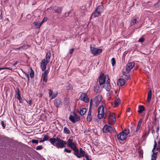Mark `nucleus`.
<instances>
[{
    "label": "nucleus",
    "mask_w": 160,
    "mask_h": 160,
    "mask_svg": "<svg viewBox=\"0 0 160 160\" xmlns=\"http://www.w3.org/2000/svg\"><path fill=\"white\" fill-rule=\"evenodd\" d=\"M22 72L25 75L27 76L28 81L29 80V77L28 74H27L25 72L22 71Z\"/></svg>",
    "instance_id": "603ef678"
},
{
    "label": "nucleus",
    "mask_w": 160,
    "mask_h": 160,
    "mask_svg": "<svg viewBox=\"0 0 160 160\" xmlns=\"http://www.w3.org/2000/svg\"><path fill=\"white\" fill-rule=\"evenodd\" d=\"M74 48H72L71 49H70L69 51V52L70 54H72L73 51H74Z\"/></svg>",
    "instance_id": "864d4df0"
},
{
    "label": "nucleus",
    "mask_w": 160,
    "mask_h": 160,
    "mask_svg": "<svg viewBox=\"0 0 160 160\" xmlns=\"http://www.w3.org/2000/svg\"><path fill=\"white\" fill-rule=\"evenodd\" d=\"M152 97V91L151 90H150L148 91V97L147 99V102H150Z\"/></svg>",
    "instance_id": "412c9836"
},
{
    "label": "nucleus",
    "mask_w": 160,
    "mask_h": 160,
    "mask_svg": "<svg viewBox=\"0 0 160 160\" xmlns=\"http://www.w3.org/2000/svg\"><path fill=\"white\" fill-rule=\"evenodd\" d=\"M22 48L21 47L19 48H13V49L17 50H19L20 49Z\"/></svg>",
    "instance_id": "680f3d73"
},
{
    "label": "nucleus",
    "mask_w": 160,
    "mask_h": 160,
    "mask_svg": "<svg viewBox=\"0 0 160 160\" xmlns=\"http://www.w3.org/2000/svg\"><path fill=\"white\" fill-rule=\"evenodd\" d=\"M48 70H46L42 74L41 77V80L42 79L43 80V85H45L48 79Z\"/></svg>",
    "instance_id": "9b49d317"
},
{
    "label": "nucleus",
    "mask_w": 160,
    "mask_h": 160,
    "mask_svg": "<svg viewBox=\"0 0 160 160\" xmlns=\"http://www.w3.org/2000/svg\"><path fill=\"white\" fill-rule=\"evenodd\" d=\"M47 20V17H45L43 19L42 21V22H42V23L44 22L45 21H46Z\"/></svg>",
    "instance_id": "4d7b16f0"
},
{
    "label": "nucleus",
    "mask_w": 160,
    "mask_h": 160,
    "mask_svg": "<svg viewBox=\"0 0 160 160\" xmlns=\"http://www.w3.org/2000/svg\"><path fill=\"white\" fill-rule=\"evenodd\" d=\"M17 62H15L14 63H13V66H15L16 65V64H17Z\"/></svg>",
    "instance_id": "69168bd1"
},
{
    "label": "nucleus",
    "mask_w": 160,
    "mask_h": 160,
    "mask_svg": "<svg viewBox=\"0 0 160 160\" xmlns=\"http://www.w3.org/2000/svg\"><path fill=\"white\" fill-rule=\"evenodd\" d=\"M43 139L44 141H48L49 139V136L47 135H44V136Z\"/></svg>",
    "instance_id": "c9c22d12"
},
{
    "label": "nucleus",
    "mask_w": 160,
    "mask_h": 160,
    "mask_svg": "<svg viewBox=\"0 0 160 160\" xmlns=\"http://www.w3.org/2000/svg\"><path fill=\"white\" fill-rule=\"evenodd\" d=\"M102 99V96H97L93 99H91L90 102L89 107L91 106V109L92 105L95 107H97L101 102Z\"/></svg>",
    "instance_id": "20e7f679"
},
{
    "label": "nucleus",
    "mask_w": 160,
    "mask_h": 160,
    "mask_svg": "<svg viewBox=\"0 0 160 160\" xmlns=\"http://www.w3.org/2000/svg\"><path fill=\"white\" fill-rule=\"evenodd\" d=\"M42 24V22H33L34 26L35 27V28L36 29H38L39 28Z\"/></svg>",
    "instance_id": "4be33fe9"
},
{
    "label": "nucleus",
    "mask_w": 160,
    "mask_h": 160,
    "mask_svg": "<svg viewBox=\"0 0 160 160\" xmlns=\"http://www.w3.org/2000/svg\"><path fill=\"white\" fill-rule=\"evenodd\" d=\"M53 92L51 89L49 90V95L50 97H52V95Z\"/></svg>",
    "instance_id": "37998d69"
},
{
    "label": "nucleus",
    "mask_w": 160,
    "mask_h": 160,
    "mask_svg": "<svg viewBox=\"0 0 160 160\" xmlns=\"http://www.w3.org/2000/svg\"><path fill=\"white\" fill-rule=\"evenodd\" d=\"M1 123L3 128H5L6 126V124L4 123V121H2L1 122Z\"/></svg>",
    "instance_id": "a18cd8bd"
},
{
    "label": "nucleus",
    "mask_w": 160,
    "mask_h": 160,
    "mask_svg": "<svg viewBox=\"0 0 160 160\" xmlns=\"http://www.w3.org/2000/svg\"><path fill=\"white\" fill-rule=\"evenodd\" d=\"M17 90L15 92L16 93V98L17 99H18L21 98V96L20 94V91L18 88H17Z\"/></svg>",
    "instance_id": "393cba45"
},
{
    "label": "nucleus",
    "mask_w": 160,
    "mask_h": 160,
    "mask_svg": "<svg viewBox=\"0 0 160 160\" xmlns=\"http://www.w3.org/2000/svg\"><path fill=\"white\" fill-rule=\"evenodd\" d=\"M158 147L160 149V144H158Z\"/></svg>",
    "instance_id": "774afa93"
},
{
    "label": "nucleus",
    "mask_w": 160,
    "mask_h": 160,
    "mask_svg": "<svg viewBox=\"0 0 160 160\" xmlns=\"http://www.w3.org/2000/svg\"><path fill=\"white\" fill-rule=\"evenodd\" d=\"M120 100L119 98H116L114 101V104L116 106H117L120 103Z\"/></svg>",
    "instance_id": "c85d7f7f"
},
{
    "label": "nucleus",
    "mask_w": 160,
    "mask_h": 160,
    "mask_svg": "<svg viewBox=\"0 0 160 160\" xmlns=\"http://www.w3.org/2000/svg\"><path fill=\"white\" fill-rule=\"evenodd\" d=\"M57 93L55 94H54L53 95H52V96L51 97V98L52 99H53L54 98H55L57 96Z\"/></svg>",
    "instance_id": "5fc2aeb1"
},
{
    "label": "nucleus",
    "mask_w": 160,
    "mask_h": 160,
    "mask_svg": "<svg viewBox=\"0 0 160 160\" xmlns=\"http://www.w3.org/2000/svg\"><path fill=\"white\" fill-rule=\"evenodd\" d=\"M49 140L52 144L54 145L55 144V142L56 141V138H51L49 139Z\"/></svg>",
    "instance_id": "cd10ccee"
},
{
    "label": "nucleus",
    "mask_w": 160,
    "mask_h": 160,
    "mask_svg": "<svg viewBox=\"0 0 160 160\" xmlns=\"http://www.w3.org/2000/svg\"><path fill=\"white\" fill-rule=\"evenodd\" d=\"M76 156L78 158H81L82 157H85L86 160L89 159V156L87 153L85 152L81 148H79V152L76 155Z\"/></svg>",
    "instance_id": "0eeeda50"
},
{
    "label": "nucleus",
    "mask_w": 160,
    "mask_h": 160,
    "mask_svg": "<svg viewBox=\"0 0 160 160\" xmlns=\"http://www.w3.org/2000/svg\"><path fill=\"white\" fill-rule=\"evenodd\" d=\"M111 63L112 66H114L116 63L115 59L114 58H113L111 59Z\"/></svg>",
    "instance_id": "e433bc0d"
},
{
    "label": "nucleus",
    "mask_w": 160,
    "mask_h": 160,
    "mask_svg": "<svg viewBox=\"0 0 160 160\" xmlns=\"http://www.w3.org/2000/svg\"><path fill=\"white\" fill-rule=\"evenodd\" d=\"M63 132L66 134H70V131L69 129L65 127L63 128Z\"/></svg>",
    "instance_id": "a878e982"
},
{
    "label": "nucleus",
    "mask_w": 160,
    "mask_h": 160,
    "mask_svg": "<svg viewBox=\"0 0 160 160\" xmlns=\"http://www.w3.org/2000/svg\"><path fill=\"white\" fill-rule=\"evenodd\" d=\"M5 69H8L10 70H12V68L10 67H8V68H5Z\"/></svg>",
    "instance_id": "13d9d810"
},
{
    "label": "nucleus",
    "mask_w": 160,
    "mask_h": 160,
    "mask_svg": "<svg viewBox=\"0 0 160 160\" xmlns=\"http://www.w3.org/2000/svg\"><path fill=\"white\" fill-rule=\"evenodd\" d=\"M29 45L27 44L24 45L23 46L21 47L22 49H26L28 48Z\"/></svg>",
    "instance_id": "ea45409f"
},
{
    "label": "nucleus",
    "mask_w": 160,
    "mask_h": 160,
    "mask_svg": "<svg viewBox=\"0 0 160 160\" xmlns=\"http://www.w3.org/2000/svg\"><path fill=\"white\" fill-rule=\"evenodd\" d=\"M154 143H155L153 146V148L152 150V151H153L155 150L157 145V143L155 141H154Z\"/></svg>",
    "instance_id": "49530a36"
},
{
    "label": "nucleus",
    "mask_w": 160,
    "mask_h": 160,
    "mask_svg": "<svg viewBox=\"0 0 160 160\" xmlns=\"http://www.w3.org/2000/svg\"><path fill=\"white\" fill-rule=\"evenodd\" d=\"M148 135V132H144L142 135V137L144 138H146Z\"/></svg>",
    "instance_id": "58836bf2"
},
{
    "label": "nucleus",
    "mask_w": 160,
    "mask_h": 160,
    "mask_svg": "<svg viewBox=\"0 0 160 160\" xmlns=\"http://www.w3.org/2000/svg\"><path fill=\"white\" fill-rule=\"evenodd\" d=\"M87 111V110L85 108H82L80 110V114L81 115H83L85 114Z\"/></svg>",
    "instance_id": "bb28decb"
},
{
    "label": "nucleus",
    "mask_w": 160,
    "mask_h": 160,
    "mask_svg": "<svg viewBox=\"0 0 160 160\" xmlns=\"http://www.w3.org/2000/svg\"><path fill=\"white\" fill-rule=\"evenodd\" d=\"M104 11V6L103 5H100L96 9L95 11L92 14V16H93L95 18L98 17L101 15Z\"/></svg>",
    "instance_id": "423d86ee"
},
{
    "label": "nucleus",
    "mask_w": 160,
    "mask_h": 160,
    "mask_svg": "<svg viewBox=\"0 0 160 160\" xmlns=\"http://www.w3.org/2000/svg\"><path fill=\"white\" fill-rule=\"evenodd\" d=\"M144 41V38H140L138 40V41L140 42H143Z\"/></svg>",
    "instance_id": "de8ad7c7"
},
{
    "label": "nucleus",
    "mask_w": 160,
    "mask_h": 160,
    "mask_svg": "<svg viewBox=\"0 0 160 160\" xmlns=\"http://www.w3.org/2000/svg\"><path fill=\"white\" fill-rule=\"evenodd\" d=\"M64 152H67L68 153H70L72 152V150L70 149H68L67 148H65L64 149Z\"/></svg>",
    "instance_id": "4c0bfd02"
},
{
    "label": "nucleus",
    "mask_w": 160,
    "mask_h": 160,
    "mask_svg": "<svg viewBox=\"0 0 160 160\" xmlns=\"http://www.w3.org/2000/svg\"><path fill=\"white\" fill-rule=\"evenodd\" d=\"M32 143H35L36 144H38V140H35V139H33L32 141Z\"/></svg>",
    "instance_id": "c03bdc74"
},
{
    "label": "nucleus",
    "mask_w": 160,
    "mask_h": 160,
    "mask_svg": "<svg viewBox=\"0 0 160 160\" xmlns=\"http://www.w3.org/2000/svg\"><path fill=\"white\" fill-rule=\"evenodd\" d=\"M43 148L42 146V145L38 146L36 148V150H41Z\"/></svg>",
    "instance_id": "a19ab883"
},
{
    "label": "nucleus",
    "mask_w": 160,
    "mask_h": 160,
    "mask_svg": "<svg viewBox=\"0 0 160 160\" xmlns=\"http://www.w3.org/2000/svg\"><path fill=\"white\" fill-rule=\"evenodd\" d=\"M54 105L57 107H60L62 105V102L61 99L59 98L56 99L54 102Z\"/></svg>",
    "instance_id": "dca6fc26"
},
{
    "label": "nucleus",
    "mask_w": 160,
    "mask_h": 160,
    "mask_svg": "<svg viewBox=\"0 0 160 160\" xmlns=\"http://www.w3.org/2000/svg\"><path fill=\"white\" fill-rule=\"evenodd\" d=\"M57 142L54 145L57 148H62L67 144V141H64L58 137L56 138Z\"/></svg>",
    "instance_id": "39448f33"
},
{
    "label": "nucleus",
    "mask_w": 160,
    "mask_h": 160,
    "mask_svg": "<svg viewBox=\"0 0 160 160\" xmlns=\"http://www.w3.org/2000/svg\"><path fill=\"white\" fill-rule=\"evenodd\" d=\"M44 141H44V140H43V139L42 140H41L40 141V142H44Z\"/></svg>",
    "instance_id": "0e129e2a"
},
{
    "label": "nucleus",
    "mask_w": 160,
    "mask_h": 160,
    "mask_svg": "<svg viewBox=\"0 0 160 160\" xmlns=\"http://www.w3.org/2000/svg\"><path fill=\"white\" fill-rule=\"evenodd\" d=\"M5 69V68H0V70Z\"/></svg>",
    "instance_id": "338daca9"
},
{
    "label": "nucleus",
    "mask_w": 160,
    "mask_h": 160,
    "mask_svg": "<svg viewBox=\"0 0 160 160\" xmlns=\"http://www.w3.org/2000/svg\"><path fill=\"white\" fill-rule=\"evenodd\" d=\"M67 146L69 147L74 151L73 154L76 156L79 152V149L77 147L76 144L73 142V140L70 138L68 139L67 142Z\"/></svg>",
    "instance_id": "f257e3e1"
},
{
    "label": "nucleus",
    "mask_w": 160,
    "mask_h": 160,
    "mask_svg": "<svg viewBox=\"0 0 160 160\" xmlns=\"http://www.w3.org/2000/svg\"><path fill=\"white\" fill-rule=\"evenodd\" d=\"M127 136L124 132L122 131L120 132L117 135V137L118 140L122 141L126 139Z\"/></svg>",
    "instance_id": "f8f14e48"
},
{
    "label": "nucleus",
    "mask_w": 160,
    "mask_h": 160,
    "mask_svg": "<svg viewBox=\"0 0 160 160\" xmlns=\"http://www.w3.org/2000/svg\"><path fill=\"white\" fill-rule=\"evenodd\" d=\"M142 121V120H141V119H140L139 121V122H138V125H139V126H141Z\"/></svg>",
    "instance_id": "6e6d98bb"
},
{
    "label": "nucleus",
    "mask_w": 160,
    "mask_h": 160,
    "mask_svg": "<svg viewBox=\"0 0 160 160\" xmlns=\"http://www.w3.org/2000/svg\"><path fill=\"white\" fill-rule=\"evenodd\" d=\"M105 105L104 106L103 105H100L98 109V119H100L103 118H106L107 114L106 112Z\"/></svg>",
    "instance_id": "7ed1b4c3"
},
{
    "label": "nucleus",
    "mask_w": 160,
    "mask_h": 160,
    "mask_svg": "<svg viewBox=\"0 0 160 160\" xmlns=\"http://www.w3.org/2000/svg\"><path fill=\"white\" fill-rule=\"evenodd\" d=\"M138 112L139 113H142L145 110V108L143 106L139 105L138 108Z\"/></svg>",
    "instance_id": "5701e85b"
},
{
    "label": "nucleus",
    "mask_w": 160,
    "mask_h": 160,
    "mask_svg": "<svg viewBox=\"0 0 160 160\" xmlns=\"http://www.w3.org/2000/svg\"><path fill=\"white\" fill-rule=\"evenodd\" d=\"M118 82V84L120 86H122L124 85L125 82V80L123 78H120L119 79Z\"/></svg>",
    "instance_id": "aec40b11"
},
{
    "label": "nucleus",
    "mask_w": 160,
    "mask_h": 160,
    "mask_svg": "<svg viewBox=\"0 0 160 160\" xmlns=\"http://www.w3.org/2000/svg\"><path fill=\"white\" fill-rule=\"evenodd\" d=\"M92 113V109L91 108V106L89 107L88 111L87 118V120L88 121L90 122L92 120V117L91 116Z\"/></svg>",
    "instance_id": "6ab92c4d"
},
{
    "label": "nucleus",
    "mask_w": 160,
    "mask_h": 160,
    "mask_svg": "<svg viewBox=\"0 0 160 160\" xmlns=\"http://www.w3.org/2000/svg\"><path fill=\"white\" fill-rule=\"evenodd\" d=\"M66 88L67 90H70L71 89V86L70 84H68V85L66 86Z\"/></svg>",
    "instance_id": "3c124183"
},
{
    "label": "nucleus",
    "mask_w": 160,
    "mask_h": 160,
    "mask_svg": "<svg viewBox=\"0 0 160 160\" xmlns=\"http://www.w3.org/2000/svg\"><path fill=\"white\" fill-rule=\"evenodd\" d=\"M49 62H47V61L45 59H42L40 62V66L42 70L43 71H45L46 68L47 64Z\"/></svg>",
    "instance_id": "ddd939ff"
},
{
    "label": "nucleus",
    "mask_w": 160,
    "mask_h": 160,
    "mask_svg": "<svg viewBox=\"0 0 160 160\" xmlns=\"http://www.w3.org/2000/svg\"><path fill=\"white\" fill-rule=\"evenodd\" d=\"M51 58V53L50 52H48L47 53L46 56V61H47V62H49L50 59Z\"/></svg>",
    "instance_id": "b1692460"
},
{
    "label": "nucleus",
    "mask_w": 160,
    "mask_h": 160,
    "mask_svg": "<svg viewBox=\"0 0 160 160\" xmlns=\"http://www.w3.org/2000/svg\"><path fill=\"white\" fill-rule=\"evenodd\" d=\"M99 84L101 86L105 83L106 81L104 73L100 75L98 79Z\"/></svg>",
    "instance_id": "4468645a"
},
{
    "label": "nucleus",
    "mask_w": 160,
    "mask_h": 160,
    "mask_svg": "<svg viewBox=\"0 0 160 160\" xmlns=\"http://www.w3.org/2000/svg\"><path fill=\"white\" fill-rule=\"evenodd\" d=\"M140 127L141 126H139V125H137V128H136V131H135V132H138L139 130V129L140 128Z\"/></svg>",
    "instance_id": "09e8293b"
},
{
    "label": "nucleus",
    "mask_w": 160,
    "mask_h": 160,
    "mask_svg": "<svg viewBox=\"0 0 160 160\" xmlns=\"http://www.w3.org/2000/svg\"><path fill=\"white\" fill-rule=\"evenodd\" d=\"M80 99L83 102H89L88 98L85 93H82L80 96Z\"/></svg>",
    "instance_id": "2eb2a0df"
},
{
    "label": "nucleus",
    "mask_w": 160,
    "mask_h": 160,
    "mask_svg": "<svg viewBox=\"0 0 160 160\" xmlns=\"http://www.w3.org/2000/svg\"><path fill=\"white\" fill-rule=\"evenodd\" d=\"M157 158V153H153L152 155V160H156Z\"/></svg>",
    "instance_id": "72a5a7b5"
},
{
    "label": "nucleus",
    "mask_w": 160,
    "mask_h": 160,
    "mask_svg": "<svg viewBox=\"0 0 160 160\" xmlns=\"http://www.w3.org/2000/svg\"><path fill=\"white\" fill-rule=\"evenodd\" d=\"M18 99L19 100V102L20 103H22V99L21 98H20Z\"/></svg>",
    "instance_id": "052dcab7"
},
{
    "label": "nucleus",
    "mask_w": 160,
    "mask_h": 160,
    "mask_svg": "<svg viewBox=\"0 0 160 160\" xmlns=\"http://www.w3.org/2000/svg\"><path fill=\"white\" fill-rule=\"evenodd\" d=\"M115 130V129L113 128L111 126L107 125L104 126L102 129V131L104 133L109 132L111 133L112 132H114Z\"/></svg>",
    "instance_id": "9d476101"
},
{
    "label": "nucleus",
    "mask_w": 160,
    "mask_h": 160,
    "mask_svg": "<svg viewBox=\"0 0 160 160\" xmlns=\"http://www.w3.org/2000/svg\"><path fill=\"white\" fill-rule=\"evenodd\" d=\"M90 49L92 53L94 56H97L100 53L102 52V50L101 49H98L94 48L92 47V45H90Z\"/></svg>",
    "instance_id": "1a4fd4ad"
},
{
    "label": "nucleus",
    "mask_w": 160,
    "mask_h": 160,
    "mask_svg": "<svg viewBox=\"0 0 160 160\" xmlns=\"http://www.w3.org/2000/svg\"><path fill=\"white\" fill-rule=\"evenodd\" d=\"M116 121V116L113 113H109L108 122L110 125L114 124Z\"/></svg>",
    "instance_id": "6e6552de"
},
{
    "label": "nucleus",
    "mask_w": 160,
    "mask_h": 160,
    "mask_svg": "<svg viewBox=\"0 0 160 160\" xmlns=\"http://www.w3.org/2000/svg\"><path fill=\"white\" fill-rule=\"evenodd\" d=\"M130 108H128V109L127 110V112H130Z\"/></svg>",
    "instance_id": "e2e57ef3"
},
{
    "label": "nucleus",
    "mask_w": 160,
    "mask_h": 160,
    "mask_svg": "<svg viewBox=\"0 0 160 160\" xmlns=\"http://www.w3.org/2000/svg\"><path fill=\"white\" fill-rule=\"evenodd\" d=\"M104 88L106 90L108 91H109L111 89V87L110 84V80L108 78V80H107L106 83L104 85Z\"/></svg>",
    "instance_id": "f3484780"
},
{
    "label": "nucleus",
    "mask_w": 160,
    "mask_h": 160,
    "mask_svg": "<svg viewBox=\"0 0 160 160\" xmlns=\"http://www.w3.org/2000/svg\"><path fill=\"white\" fill-rule=\"evenodd\" d=\"M124 133L126 134L127 136L129 133V130L128 129H125L124 130Z\"/></svg>",
    "instance_id": "79ce46f5"
},
{
    "label": "nucleus",
    "mask_w": 160,
    "mask_h": 160,
    "mask_svg": "<svg viewBox=\"0 0 160 160\" xmlns=\"http://www.w3.org/2000/svg\"><path fill=\"white\" fill-rule=\"evenodd\" d=\"M34 72L32 69L31 68V71L30 73V77L31 78H32L34 76Z\"/></svg>",
    "instance_id": "f704fd0d"
},
{
    "label": "nucleus",
    "mask_w": 160,
    "mask_h": 160,
    "mask_svg": "<svg viewBox=\"0 0 160 160\" xmlns=\"http://www.w3.org/2000/svg\"><path fill=\"white\" fill-rule=\"evenodd\" d=\"M53 10L54 11L55 13L61 14L62 12V8L60 7L55 6H53Z\"/></svg>",
    "instance_id": "a211bd4d"
},
{
    "label": "nucleus",
    "mask_w": 160,
    "mask_h": 160,
    "mask_svg": "<svg viewBox=\"0 0 160 160\" xmlns=\"http://www.w3.org/2000/svg\"><path fill=\"white\" fill-rule=\"evenodd\" d=\"M74 117L75 122L78 121L80 120V118L79 116L76 113H74Z\"/></svg>",
    "instance_id": "7c9ffc66"
},
{
    "label": "nucleus",
    "mask_w": 160,
    "mask_h": 160,
    "mask_svg": "<svg viewBox=\"0 0 160 160\" xmlns=\"http://www.w3.org/2000/svg\"><path fill=\"white\" fill-rule=\"evenodd\" d=\"M69 119L73 123L75 122V119L74 116L70 115L69 118Z\"/></svg>",
    "instance_id": "c756f323"
},
{
    "label": "nucleus",
    "mask_w": 160,
    "mask_h": 160,
    "mask_svg": "<svg viewBox=\"0 0 160 160\" xmlns=\"http://www.w3.org/2000/svg\"><path fill=\"white\" fill-rule=\"evenodd\" d=\"M135 65V63L133 62L128 63L126 66V70L127 72L124 71L122 72V73L125 76V78L126 79L128 80L130 77V75L129 73L130 72L131 70L132 69Z\"/></svg>",
    "instance_id": "f03ea898"
},
{
    "label": "nucleus",
    "mask_w": 160,
    "mask_h": 160,
    "mask_svg": "<svg viewBox=\"0 0 160 160\" xmlns=\"http://www.w3.org/2000/svg\"><path fill=\"white\" fill-rule=\"evenodd\" d=\"M137 22V20L136 18H132L131 20V25H133L135 24Z\"/></svg>",
    "instance_id": "2f4dec72"
},
{
    "label": "nucleus",
    "mask_w": 160,
    "mask_h": 160,
    "mask_svg": "<svg viewBox=\"0 0 160 160\" xmlns=\"http://www.w3.org/2000/svg\"><path fill=\"white\" fill-rule=\"evenodd\" d=\"M53 6L51 7L48 9V10H53Z\"/></svg>",
    "instance_id": "bf43d9fd"
},
{
    "label": "nucleus",
    "mask_w": 160,
    "mask_h": 160,
    "mask_svg": "<svg viewBox=\"0 0 160 160\" xmlns=\"http://www.w3.org/2000/svg\"><path fill=\"white\" fill-rule=\"evenodd\" d=\"M27 102L29 104V105H30L31 106V105L32 103V100L27 101Z\"/></svg>",
    "instance_id": "8fccbe9b"
},
{
    "label": "nucleus",
    "mask_w": 160,
    "mask_h": 160,
    "mask_svg": "<svg viewBox=\"0 0 160 160\" xmlns=\"http://www.w3.org/2000/svg\"><path fill=\"white\" fill-rule=\"evenodd\" d=\"M99 86L98 85H96L94 87V90L95 92L97 93H98L99 92Z\"/></svg>",
    "instance_id": "473e14b6"
}]
</instances>
